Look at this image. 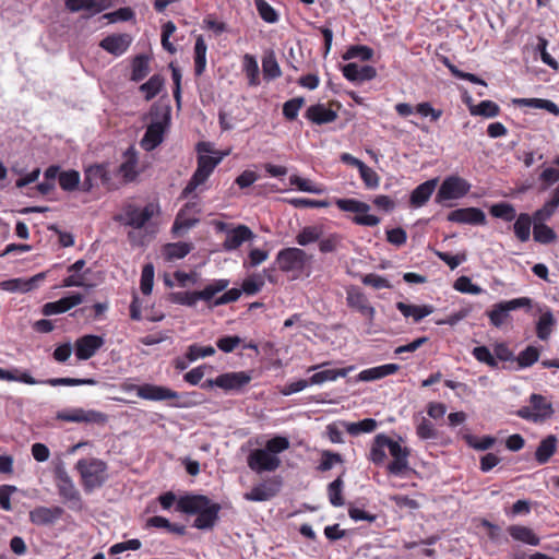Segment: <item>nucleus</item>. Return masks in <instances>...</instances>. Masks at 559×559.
I'll return each instance as SVG.
<instances>
[{
    "instance_id": "nucleus-1",
    "label": "nucleus",
    "mask_w": 559,
    "mask_h": 559,
    "mask_svg": "<svg viewBox=\"0 0 559 559\" xmlns=\"http://www.w3.org/2000/svg\"><path fill=\"white\" fill-rule=\"evenodd\" d=\"M289 445L286 437L276 436L267 440L264 448L252 450L247 457V464L255 473L274 472L281 465L278 454Z\"/></svg>"
},
{
    "instance_id": "nucleus-2",
    "label": "nucleus",
    "mask_w": 559,
    "mask_h": 559,
    "mask_svg": "<svg viewBox=\"0 0 559 559\" xmlns=\"http://www.w3.org/2000/svg\"><path fill=\"white\" fill-rule=\"evenodd\" d=\"M198 150V166L191 179L182 191V197L187 198L199 187L203 186L209 177L213 174L214 169L223 160L228 153L214 152L209 142H201L197 146Z\"/></svg>"
},
{
    "instance_id": "nucleus-3",
    "label": "nucleus",
    "mask_w": 559,
    "mask_h": 559,
    "mask_svg": "<svg viewBox=\"0 0 559 559\" xmlns=\"http://www.w3.org/2000/svg\"><path fill=\"white\" fill-rule=\"evenodd\" d=\"M181 512L197 514L193 526L200 530L213 527L217 520L219 508L204 496H186L178 501Z\"/></svg>"
},
{
    "instance_id": "nucleus-4",
    "label": "nucleus",
    "mask_w": 559,
    "mask_h": 559,
    "mask_svg": "<svg viewBox=\"0 0 559 559\" xmlns=\"http://www.w3.org/2000/svg\"><path fill=\"white\" fill-rule=\"evenodd\" d=\"M75 469L86 492L102 487L108 479L107 464L100 459H81L76 462Z\"/></svg>"
},
{
    "instance_id": "nucleus-5",
    "label": "nucleus",
    "mask_w": 559,
    "mask_h": 559,
    "mask_svg": "<svg viewBox=\"0 0 559 559\" xmlns=\"http://www.w3.org/2000/svg\"><path fill=\"white\" fill-rule=\"evenodd\" d=\"M0 380L3 381H16L22 382L25 384H48L50 386H59V385H67V386H78V385H96L97 381L93 378L88 379H75V378H51L44 381H37L35 378H33L27 371H22L17 368H14L13 370H4L0 368Z\"/></svg>"
},
{
    "instance_id": "nucleus-6",
    "label": "nucleus",
    "mask_w": 559,
    "mask_h": 559,
    "mask_svg": "<svg viewBox=\"0 0 559 559\" xmlns=\"http://www.w3.org/2000/svg\"><path fill=\"white\" fill-rule=\"evenodd\" d=\"M230 282L227 278L214 280L202 290L173 293L171 301L188 307H194L198 300H203L209 304L218 293L226 290Z\"/></svg>"
},
{
    "instance_id": "nucleus-7",
    "label": "nucleus",
    "mask_w": 559,
    "mask_h": 559,
    "mask_svg": "<svg viewBox=\"0 0 559 559\" xmlns=\"http://www.w3.org/2000/svg\"><path fill=\"white\" fill-rule=\"evenodd\" d=\"M158 211V205L154 203H148L142 209L129 203L123 206L122 213L117 215L115 219L123 225L140 229L144 227Z\"/></svg>"
},
{
    "instance_id": "nucleus-8",
    "label": "nucleus",
    "mask_w": 559,
    "mask_h": 559,
    "mask_svg": "<svg viewBox=\"0 0 559 559\" xmlns=\"http://www.w3.org/2000/svg\"><path fill=\"white\" fill-rule=\"evenodd\" d=\"M308 261L307 253L299 248H285L276 254L275 262L284 273H292L296 278L305 269Z\"/></svg>"
},
{
    "instance_id": "nucleus-9",
    "label": "nucleus",
    "mask_w": 559,
    "mask_h": 559,
    "mask_svg": "<svg viewBox=\"0 0 559 559\" xmlns=\"http://www.w3.org/2000/svg\"><path fill=\"white\" fill-rule=\"evenodd\" d=\"M56 418L67 423L105 425L108 416L96 409L81 407L63 409L57 413Z\"/></svg>"
},
{
    "instance_id": "nucleus-10",
    "label": "nucleus",
    "mask_w": 559,
    "mask_h": 559,
    "mask_svg": "<svg viewBox=\"0 0 559 559\" xmlns=\"http://www.w3.org/2000/svg\"><path fill=\"white\" fill-rule=\"evenodd\" d=\"M126 391H135L140 399L160 402L168 400H177L180 395L178 392L163 385L145 383L142 385L138 384H124Z\"/></svg>"
},
{
    "instance_id": "nucleus-11",
    "label": "nucleus",
    "mask_w": 559,
    "mask_h": 559,
    "mask_svg": "<svg viewBox=\"0 0 559 559\" xmlns=\"http://www.w3.org/2000/svg\"><path fill=\"white\" fill-rule=\"evenodd\" d=\"M471 187V183L462 177H447L437 192L436 201L440 203L448 200L461 199L468 193Z\"/></svg>"
},
{
    "instance_id": "nucleus-12",
    "label": "nucleus",
    "mask_w": 559,
    "mask_h": 559,
    "mask_svg": "<svg viewBox=\"0 0 559 559\" xmlns=\"http://www.w3.org/2000/svg\"><path fill=\"white\" fill-rule=\"evenodd\" d=\"M532 306V299L528 297H520L508 301H501L492 306V309L488 311V318L490 323L500 328L509 318L510 311Z\"/></svg>"
},
{
    "instance_id": "nucleus-13",
    "label": "nucleus",
    "mask_w": 559,
    "mask_h": 559,
    "mask_svg": "<svg viewBox=\"0 0 559 559\" xmlns=\"http://www.w3.org/2000/svg\"><path fill=\"white\" fill-rule=\"evenodd\" d=\"M56 485L61 498L70 502L73 508H81L82 501L79 490L62 465L55 469Z\"/></svg>"
},
{
    "instance_id": "nucleus-14",
    "label": "nucleus",
    "mask_w": 559,
    "mask_h": 559,
    "mask_svg": "<svg viewBox=\"0 0 559 559\" xmlns=\"http://www.w3.org/2000/svg\"><path fill=\"white\" fill-rule=\"evenodd\" d=\"M251 381V376L245 371L226 372L215 379L206 380L203 386H218L225 391L240 390Z\"/></svg>"
},
{
    "instance_id": "nucleus-15",
    "label": "nucleus",
    "mask_w": 559,
    "mask_h": 559,
    "mask_svg": "<svg viewBox=\"0 0 559 559\" xmlns=\"http://www.w3.org/2000/svg\"><path fill=\"white\" fill-rule=\"evenodd\" d=\"M219 228L226 231V237L223 242V247L226 251L237 250L246 241H252L255 235L246 225H238L234 228L225 229L224 223L219 224Z\"/></svg>"
},
{
    "instance_id": "nucleus-16",
    "label": "nucleus",
    "mask_w": 559,
    "mask_h": 559,
    "mask_svg": "<svg viewBox=\"0 0 559 559\" xmlns=\"http://www.w3.org/2000/svg\"><path fill=\"white\" fill-rule=\"evenodd\" d=\"M388 450L393 457V461L388 465V472L395 476L402 475L408 468L409 450L389 437Z\"/></svg>"
},
{
    "instance_id": "nucleus-17",
    "label": "nucleus",
    "mask_w": 559,
    "mask_h": 559,
    "mask_svg": "<svg viewBox=\"0 0 559 559\" xmlns=\"http://www.w3.org/2000/svg\"><path fill=\"white\" fill-rule=\"evenodd\" d=\"M105 344L103 336L86 334L74 342V353L79 360L92 358Z\"/></svg>"
},
{
    "instance_id": "nucleus-18",
    "label": "nucleus",
    "mask_w": 559,
    "mask_h": 559,
    "mask_svg": "<svg viewBox=\"0 0 559 559\" xmlns=\"http://www.w3.org/2000/svg\"><path fill=\"white\" fill-rule=\"evenodd\" d=\"M45 276V273H38L29 278L17 277L2 281L0 282V288L10 293H28L38 287Z\"/></svg>"
},
{
    "instance_id": "nucleus-19",
    "label": "nucleus",
    "mask_w": 559,
    "mask_h": 559,
    "mask_svg": "<svg viewBox=\"0 0 559 559\" xmlns=\"http://www.w3.org/2000/svg\"><path fill=\"white\" fill-rule=\"evenodd\" d=\"M346 301L350 308L357 310L359 313L367 317L369 321H372L374 319L376 310L369 304L368 298L359 288H348L346 292Z\"/></svg>"
},
{
    "instance_id": "nucleus-20",
    "label": "nucleus",
    "mask_w": 559,
    "mask_h": 559,
    "mask_svg": "<svg viewBox=\"0 0 559 559\" xmlns=\"http://www.w3.org/2000/svg\"><path fill=\"white\" fill-rule=\"evenodd\" d=\"M448 221L459 224L484 225L486 215L480 209L464 207L450 212Z\"/></svg>"
},
{
    "instance_id": "nucleus-21",
    "label": "nucleus",
    "mask_w": 559,
    "mask_h": 559,
    "mask_svg": "<svg viewBox=\"0 0 559 559\" xmlns=\"http://www.w3.org/2000/svg\"><path fill=\"white\" fill-rule=\"evenodd\" d=\"M84 300V297L80 293H73L67 297L60 298L57 301L47 302L43 307V313L45 316H53L67 312L68 310L79 306Z\"/></svg>"
},
{
    "instance_id": "nucleus-22",
    "label": "nucleus",
    "mask_w": 559,
    "mask_h": 559,
    "mask_svg": "<svg viewBox=\"0 0 559 559\" xmlns=\"http://www.w3.org/2000/svg\"><path fill=\"white\" fill-rule=\"evenodd\" d=\"M132 43V37L128 34H114L105 37L99 46L114 56L123 55Z\"/></svg>"
},
{
    "instance_id": "nucleus-23",
    "label": "nucleus",
    "mask_w": 559,
    "mask_h": 559,
    "mask_svg": "<svg viewBox=\"0 0 559 559\" xmlns=\"http://www.w3.org/2000/svg\"><path fill=\"white\" fill-rule=\"evenodd\" d=\"M343 75L350 82H365L376 78L377 70L371 66H359L355 62L345 64L342 69Z\"/></svg>"
},
{
    "instance_id": "nucleus-24",
    "label": "nucleus",
    "mask_w": 559,
    "mask_h": 559,
    "mask_svg": "<svg viewBox=\"0 0 559 559\" xmlns=\"http://www.w3.org/2000/svg\"><path fill=\"white\" fill-rule=\"evenodd\" d=\"M60 507H37L29 512V521L35 525H49L61 518Z\"/></svg>"
},
{
    "instance_id": "nucleus-25",
    "label": "nucleus",
    "mask_w": 559,
    "mask_h": 559,
    "mask_svg": "<svg viewBox=\"0 0 559 559\" xmlns=\"http://www.w3.org/2000/svg\"><path fill=\"white\" fill-rule=\"evenodd\" d=\"M280 490L278 484L274 481H264L254 487L243 495L248 501L262 502L267 501L276 496Z\"/></svg>"
},
{
    "instance_id": "nucleus-26",
    "label": "nucleus",
    "mask_w": 559,
    "mask_h": 559,
    "mask_svg": "<svg viewBox=\"0 0 559 559\" xmlns=\"http://www.w3.org/2000/svg\"><path fill=\"white\" fill-rule=\"evenodd\" d=\"M165 131V123L162 120L153 121L148 124L144 136L141 140V146L145 151H152L158 146L163 141V134Z\"/></svg>"
},
{
    "instance_id": "nucleus-27",
    "label": "nucleus",
    "mask_w": 559,
    "mask_h": 559,
    "mask_svg": "<svg viewBox=\"0 0 559 559\" xmlns=\"http://www.w3.org/2000/svg\"><path fill=\"white\" fill-rule=\"evenodd\" d=\"M111 7V0H66V8L71 12L87 10L99 13Z\"/></svg>"
},
{
    "instance_id": "nucleus-28",
    "label": "nucleus",
    "mask_w": 559,
    "mask_h": 559,
    "mask_svg": "<svg viewBox=\"0 0 559 559\" xmlns=\"http://www.w3.org/2000/svg\"><path fill=\"white\" fill-rule=\"evenodd\" d=\"M305 116L314 124H325L335 121L337 112L328 108L324 104H316L308 107Z\"/></svg>"
},
{
    "instance_id": "nucleus-29",
    "label": "nucleus",
    "mask_w": 559,
    "mask_h": 559,
    "mask_svg": "<svg viewBox=\"0 0 559 559\" xmlns=\"http://www.w3.org/2000/svg\"><path fill=\"white\" fill-rule=\"evenodd\" d=\"M438 183V179L427 180L419 186H417L409 198V203L413 207H420L427 203L433 193Z\"/></svg>"
},
{
    "instance_id": "nucleus-30",
    "label": "nucleus",
    "mask_w": 559,
    "mask_h": 559,
    "mask_svg": "<svg viewBox=\"0 0 559 559\" xmlns=\"http://www.w3.org/2000/svg\"><path fill=\"white\" fill-rule=\"evenodd\" d=\"M397 310L405 318H412L414 322H419L424 318L428 317L435 311L433 306L431 305H412L403 301L396 302Z\"/></svg>"
},
{
    "instance_id": "nucleus-31",
    "label": "nucleus",
    "mask_w": 559,
    "mask_h": 559,
    "mask_svg": "<svg viewBox=\"0 0 559 559\" xmlns=\"http://www.w3.org/2000/svg\"><path fill=\"white\" fill-rule=\"evenodd\" d=\"M400 369L396 364H386L382 366L372 367L360 371L357 376V381H374L382 379L386 376L395 373Z\"/></svg>"
},
{
    "instance_id": "nucleus-32",
    "label": "nucleus",
    "mask_w": 559,
    "mask_h": 559,
    "mask_svg": "<svg viewBox=\"0 0 559 559\" xmlns=\"http://www.w3.org/2000/svg\"><path fill=\"white\" fill-rule=\"evenodd\" d=\"M354 369L355 366H348L342 369H325L318 371L310 377V384L320 385L328 381H335L338 378H345Z\"/></svg>"
},
{
    "instance_id": "nucleus-33",
    "label": "nucleus",
    "mask_w": 559,
    "mask_h": 559,
    "mask_svg": "<svg viewBox=\"0 0 559 559\" xmlns=\"http://www.w3.org/2000/svg\"><path fill=\"white\" fill-rule=\"evenodd\" d=\"M265 276H267L270 282L274 281L273 276L269 274L266 270H264L263 273H253L247 276L242 282L241 290L246 295H255L263 288Z\"/></svg>"
},
{
    "instance_id": "nucleus-34",
    "label": "nucleus",
    "mask_w": 559,
    "mask_h": 559,
    "mask_svg": "<svg viewBox=\"0 0 559 559\" xmlns=\"http://www.w3.org/2000/svg\"><path fill=\"white\" fill-rule=\"evenodd\" d=\"M119 173L126 181H132L138 175V157L135 151L130 147L124 153V160L119 167Z\"/></svg>"
},
{
    "instance_id": "nucleus-35",
    "label": "nucleus",
    "mask_w": 559,
    "mask_h": 559,
    "mask_svg": "<svg viewBox=\"0 0 559 559\" xmlns=\"http://www.w3.org/2000/svg\"><path fill=\"white\" fill-rule=\"evenodd\" d=\"M530 405L532 406L537 423L549 418L554 413L551 404L539 394L531 395Z\"/></svg>"
},
{
    "instance_id": "nucleus-36",
    "label": "nucleus",
    "mask_w": 559,
    "mask_h": 559,
    "mask_svg": "<svg viewBox=\"0 0 559 559\" xmlns=\"http://www.w3.org/2000/svg\"><path fill=\"white\" fill-rule=\"evenodd\" d=\"M206 52L207 45L203 36L199 35L195 39L193 49L194 73L197 76L202 75L206 69Z\"/></svg>"
},
{
    "instance_id": "nucleus-37",
    "label": "nucleus",
    "mask_w": 559,
    "mask_h": 559,
    "mask_svg": "<svg viewBox=\"0 0 559 559\" xmlns=\"http://www.w3.org/2000/svg\"><path fill=\"white\" fill-rule=\"evenodd\" d=\"M557 442V437L554 435H549L540 441L535 452V459L539 464H545L549 461L551 455L556 452Z\"/></svg>"
},
{
    "instance_id": "nucleus-38",
    "label": "nucleus",
    "mask_w": 559,
    "mask_h": 559,
    "mask_svg": "<svg viewBox=\"0 0 559 559\" xmlns=\"http://www.w3.org/2000/svg\"><path fill=\"white\" fill-rule=\"evenodd\" d=\"M385 449H388V436L377 435L370 448L369 460L377 465L382 464L386 457Z\"/></svg>"
},
{
    "instance_id": "nucleus-39",
    "label": "nucleus",
    "mask_w": 559,
    "mask_h": 559,
    "mask_svg": "<svg viewBox=\"0 0 559 559\" xmlns=\"http://www.w3.org/2000/svg\"><path fill=\"white\" fill-rule=\"evenodd\" d=\"M510 536L519 542L531 546H537L539 544V537L530 527L522 525H511L508 528Z\"/></svg>"
},
{
    "instance_id": "nucleus-40",
    "label": "nucleus",
    "mask_w": 559,
    "mask_h": 559,
    "mask_svg": "<svg viewBox=\"0 0 559 559\" xmlns=\"http://www.w3.org/2000/svg\"><path fill=\"white\" fill-rule=\"evenodd\" d=\"M532 223L533 218L527 213H521L515 217L513 230L520 241L526 242L530 239Z\"/></svg>"
},
{
    "instance_id": "nucleus-41",
    "label": "nucleus",
    "mask_w": 559,
    "mask_h": 559,
    "mask_svg": "<svg viewBox=\"0 0 559 559\" xmlns=\"http://www.w3.org/2000/svg\"><path fill=\"white\" fill-rule=\"evenodd\" d=\"M556 324V320L549 309H546L542 312L537 323H536V334L537 337L542 341H546L549 338L552 329Z\"/></svg>"
},
{
    "instance_id": "nucleus-42",
    "label": "nucleus",
    "mask_w": 559,
    "mask_h": 559,
    "mask_svg": "<svg viewBox=\"0 0 559 559\" xmlns=\"http://www.w3.org/2000/svg\"><path fill=\"white\" fill-rule=\"evenodd\" d=\"M192 247L187 242L167 243L163 248V255L167 261H174L185 258Z\"/></svg>"
},
{
    "instance_id": "nucleus-43",
    "label": "nucleus",
    "mask_w": 559,
    "mask_h": 559,
    "mask_svg": "<svg viewBox=\"0 0 559 559\" xmlns=\"http://www.w3.org/2000/svg\"><path fill=\"white\" fill-rule=\"evenodd\" d=\"M242 68L248 79L250 86H258L260 84V70L257 59L249 53L243 56Z\"/></svg>"
},
{
    "instance_id": "nucleus-44",
    "label": "nucleus",
    "mask_w": 559,
    "mask_h": 559,
    "mask_svg": "<svg viewBox=\"0 0 559 559\" xmlns=\"http://www.w3.org/2000/svg\"><path fill=\"white\" fill-rule=\"evenodd\" d=\"M106 180V169L102 165H93L86 168L83 186L85 190H91L98 182Z\"/></svg>"
},
{
    "instance_id": "nucleus-45",
    "label": "nucleus",
    "mask_w": 559,
    "mask_h": 559,
    "mask_svg": "<svg viewBox=\"0 0 559 559\" xmlns=\"http://www.w3.org/2000/svg\"><path fill=\"white\" fill-rule=\"evenodd\" d=\"M195 205H187L186 209H182L176 219H175V223L173 225V231L175 234H180L181 231H186L188 229H190L191 227H193L198 222H199V218L195 217V216H188L187 215V212L188 210L194 207Z\"/></svg>"
},
{
    "instance_id": "nucleus-46",
    "label": "nucleus",
    "mask_w": 559,
    "mask_h": 559,
    "mask_svg": "<svg viewBox=\"0 0 559 559\" xmlns=\"http://www.w3.org/2000/svg\"><path fill=\"white\" fill-rule=\"evenodd\" d=\"M289 182L292 186H295L299 191L313 193V194H322L325 192V188L322 185H317L310 179L301 178L297 175H292L289 177Z\"/></svg>"
},
{
    "instance_id": "nucleus-47",
    "label": "nucleus",
    "mask_w": 559,
    "mask_h": 559,
    "mask_svg": "<svg viewBox=\"0 0 559 559\" xmlns=\"http://www.w3.org/2000/svg\"><path fill=\"white\" fill-rule=\"evenodd\" d=\"M346 431L352 436H358L364 432H372L376 430L378 423L372 418H366L357 423H345Z\"/></svg>"
},
{
    "instance_id": "nucleus-48",
    "label": "nucleus",
    "mask_w": 559,
    "mask_h": 559,
    "mask_svg": "<svg viewBox=\"0 0 559 559\" xmlns=\"http://www.w3.org/2000/svg\"><path fill=\"white\" fill-rule=\"evenodd\" d=\"M163 85L164 79L160 75L155 74L140 86V91L144 93L146 100H151L160 92Z\"/></svg>"
},
{
    "instance_id": "nucleus-49",
    "label": "nucleus",
    "mask_w": 559,
    "mask_h": 559,
    "mask_svg": "<svg viewBox=\"0 0 559 559\" xmlns=\"http://www.w3.org/2000/svg\"><path fill=\"white\" fill-rule=\"evenodd\" d=\"M335 204L341 211L356 214L360 212H369L370 210L369 204L356 199H336Z\"/></svg>"
},
{
    "instance_id": "nucleus-50",
    "label": "nucleus",
    "mask_w": 559,
    "mask_h": 559,
    "mask_svg": "<svg viewBox=\"0 0 559 559\" xmlns=\"http://www.w3.org/2000/svg\"><path fill=\"white\" fill-rule=\"evenodd\" d=\"M490 214L497 218H501L506 222H512L516 217V211L514 206L507 202H500L493 204L490 207Z\"/></svg>"
},
{
    "instance_id": "nucleus-51",
    "label": "nucleus",
    "mask_w": 559,
    "mask_h": 559,
    "mask_svg": "<svg viewBox=\"0 0 559 559\" xmlns=\"http://www.w3.org/2000/svg\"><path fill=\"white\" fill-rule=\"evenodd\" d=\"M373 50L365 45H354L343 55L344 60L360 59L361 61H368L372 58Z\"/></svg>"
},
{
    "instance_id": "nucleus-52",
    "label": "nucleus",
    "mask_w": 559,
    "mask_h": 559,
    "mask_svg": "<svg viewBox=\"0 0 559 559\" xmlns=\"http://www.w3.org/2000/svg\"><path fill=\"white\" fill-rule=\"evenodd\" d=\"M533 236L536 242L547 245L556 239V233L547 225L542 223L534 224Z\"/></svg>"
},
{
    "instance_id": "nucleus-53",
    "label": "nucleus",
    "mask_w": 559,
    "mask_h": 559,
    "mask_svg": "<svg viewBox=\"0 0 559 559\" xmlns=\"http://www.w3.org/2000/svg\"><path fill=\"white\" fill-rule=\"evenodd\" d=\"M471 114L474 116L493 118L499 114V106L492 100H483L471 108Z\"/></svg>"
},
{
    "instance_id": "nucleus-54",
    "label": "nucleus",
    "mask_w": 559,
    "mask_h": 559,
    "mask_svg": "<svg viewBox=\"0 0 559 559\" xmlns=\"http://www.w3.org/2000/svg\"><path fill=\"white\" fill-rule=\"evenodd\" d=\"M154 274V265L152 263H147L143 266L140 281V289L145 296L151 295L153 290Z\"/></svg>"
},
{
    "instance_id": "nucleus-55",
    "label": "nucleus",
    "mask_w": 559,
    "mask_h": 559,
    "mask_svg": "<svg viewBox=\"0 0 559 559\" xmlns=\"http://www.w3.org/2000/svg\"><path fill=\"white\" fill-rule=\"evenodd\" d=\"M539 355L540 353L537 347L527 346L518 355L515 360L518 361L520 368H528L538 360Z\"/></svg>"
},
{
    "instance_id": "nucleus-56",
    "label": "nucleus",
    "mask_w": 559,
    "mask_h": 559,
    "mask_svg": "<svg viewBox=\"0 0 559 559\" xmlns=\"http://www.w3.org/2000/svg\"><path fill=\"white\" fill-rule=\"evenodd\" d=\"M254 4L260 17L264 22L269 24H274L278 21L277 12L265 0H254Z\"/></svg>"
},
{
    "instance_id": "nucleus-57",
    "label": "nucleus",
    "mask_w": 559,
    "mask_h": 559,
    "mask_svg": "<svg viewBox=\"0 0 559 559\" xmlns=\"http://www.w3.org/2000/svg\"><path fill=\"white\" fill-rule=\"evenodd\" d=\"M80 183V174L76 170L62 171L59 175V185L64 191H73Z\"/></svg>"
},
{
    "instance_id": "nucleus-58",
    "label": "nucleus",
    "mask_w": 559,
    "mask_h": 559,
    "mask_svg": "<svg viewBox=\"0 0 559 559\" xmlns=\"http://www.w3.org/2000/svg\"><path fill=\"white\" fill-rule=\"evenodd\" d=\"M454 289L471 295H479L483 293V288L478 285L474 284L472 280L467 276H460L453 285Z\"/></svg>"
},
{
    "instance_id": "nucleus-59",
    "label": "nucleus",
    "mask_w": 559,
    "mask_h": 559,
    "mask_svg": "<svg viewBox=\"0 0 559 559\" xmlns=\"http://www.w3.org/2000/svg\"><path fill=\"white\" fill-rule=\"evenodd\" d=\"M148 73V60L144 56H138L132 64L131 80L139 82Z\"/></svg>"
},
{
    "instance_id": "nucleus-60",
    "label": "nucleus",
    "mask_w": 559,
    "mask_h": 559,
    "mask_svg": "<svg viewBox=\"0 0 559 559\" xmlns=\"http://www.w3.org/2000/svg\"><path fill=\"white\" fill-rule=\"evenodd\" d=\"M342 489H343V480L340 477L336 478L335 480H333L329 485L328 495H329V500L332 506L341 507L344 504Z\"/></svg>"
},
{
    "instance_id": "nucleus-61",
    "label": "nucleus",
    "mask_w": 559,
    "mask_h": 559,
    "mask_svg": "<svg viewBox=\"0 0 559 559\" xmlns=\"http://www.w3.org/2000/svg\"><path fill=\"white\" fill-rule=\"evenodd\" d=\"M262 71L266 79L273 80L281 75L280 66L273 55L265 56L262 60Z\"/></svg>"
},
{
    "instance_id": "nucleus-62",
    "label": "nucleus",
    "mask_w": 559,
    "mask_h": 559,
    "mask_svg": "<svg viewBox=\"0 0 559 559\" xmlns=\"http://www.w3.org/2000/svg\"><path fill=\"white\" fill-rule=\"evenodd\" d=\"M269 252L259 248H253L249 251L248 259L243 261L245 269H252L259 266L266 261Z\"/></svg>"
},
{
    "instance_id": "nucleus-63",
    "label": "nucleus",
    "mask_w": 559,
    "mask_h": 559,
    "mask_svg": "<svg viewBox=\"0 0 559 559\" xmlns=\"http://www.w3.org/2000/svg\"><path fill=\"white\" fill-rule=\"evenodd\" d=\"M321 231L318 227L308 226L305 227L296 237V241L299 246H307L317 241L320 238Z\"/></svg>"
},
{
    "instance_id": "nucleus-64",
    "label": "nucleus",
    "mask_w": 559,
    "mask_h": 559,
    "mask_svg": "<svg viewBox=\"0 0 559 559\" xmlns=\"http://www.w3.org/2000/svg\"><path fill=\"white\" fill-rule=\"evenodd\" d=\"M416 433L423 440L436 439L438 436L433 424L426 418H421L416 426Z\"/></svg>"
}]
</instances>
